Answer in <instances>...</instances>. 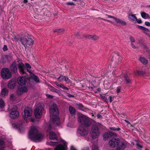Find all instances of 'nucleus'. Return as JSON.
<instances>
[{
    "label": "nucleus",
    "instance_id": "27",
    "mask_svg": "<svg viewBox=\"0 0 150 150\" xmlns=\"http://www.w3.org/2000/svg\"><path fill=\"white\" fill-rule=\"evenodd\" d=\"M140 60L142 63L144 64H146L148 63V60L144 57H140Z\"/></svg>",
    "mask_w": 150,
    "mask_h": 150
},
{
    "label": "nucleus",
    "instance_id": "25",
    "mask_svg": "<svg viewBox=\"0 0 150 150\" xmlns=\"http://www.w3.org/2000/svg\"><path fill=\"white\" fill-rule=\"evenodd\" d=\"M69 111L71 115H75L76 113V110L71 106L69 107Z\"/></svg>",
    "mask_w": 150,
    "mask_h": 150
},
{
    "label": "nucleus",
    "instance_id": "36",
    "mask_svg": "<svg viewBox=\"0 0 150 150\" xmlns=\"http://www.w3.org/2000/svg\"><path fill=\"white\" fill-rule=\"evenodd\" d=\"M110 129L112 130L119 131L120 130V129L119 128H115L114 127H110Z\"/></svg>",
    "mask_w": 150,
    "mask_h": 150
},
{
    "label": "nucleus",
    "instance_id": "11",
    "mask_svg": "<svg viewBox=\"0 0 150 150\" xmlns=\"http://www.w3.org/2000/svg\"><path fill=\"white\" fill-rule=\"evenodd\" d=\"M24 115L23 118L24 119H30L32 115V110L30 107L25 108L24 110Z\"/></svg>",
    "mask_w": 150,
    "mask_h": 150
},
{
    "label": "nucleus",
    "instance_id": "13",
    "mask_svg": "<svg viewBox=\"0 0 150 150\" xmlns=\"http://www.w3.org/2000/svg\"><path fill=\"white\" fill-rule=\"evenodd\" d=\"M51 125H49L48 129L47 130V132L49 133L50 138V139H56L57 138L56 134L54 132L50 131L51 130Z\"/></svg>",
    "mask_w": 150,
    "mask_h": 150
},
{
    "label": "nucleus",
    "instance_id": "62",
    "mask_svg": "<svg viewBox=\"0 0 150 150\" xmlns=\"http://www.w3.org/2000/svg\"><path fill=\"white\" fill-rule=\"evenodd\" d=\"M23 2L25 3H26L28 2V0H24Z\"/></svg>",
    "mask_w": 150,
    "mask_h": 150
},
{
    "label": "nucleus",
    "instance_id": "52",
    "mask_svg": "<svg viewBox=\"0 0 150 150\" xmlns=\"http://www.w3.org/2000/svg\"><path fill=\"white\" fill-rule=\"evenodd\" d=\"M46 96L48 98H52L53 97L52 96H51L49 94H47L46 95Z\"/></svg>",
    "mask_w": 150,
    "mask_h": 150
},
{
    "label": "nucleus",
    "instance_id": "41",
    "mask_svg": "<svg viewBox=\"0 0 150 150\" xmlns=\"http://www.w3.org/2000/svg\"><path fill=\"white\" fill-rule=\"evenodd\" d=\"M66 4L67 5H74V4L73 2H68L66 3Z\"/></svg>",
    "mask_w": 150,
    "mask_h": 150
},
{
    "label": "nucleus",
    "instance_id": "51",
    "mask_svg": "<svg viewBox=\"0 0 150 150\" xmlns=\"http://www.w3.org/2000/svg\"><path fill=\"white\" fill-rule=\"evenodd\" d=\"M25 65L26 67L28 68H30L31 67L30 66L28 63H26Z\"/></svg>",
    "mask_w": 150,
    "mask_h": 150
},
{
    "label": "nucleus",
    "instance_id": "24",
    "mask_svg": "<svg viewBox=\"0 0 150 150\" xmlns=\"http://www.w3.org/2000/svg\"><path fill=\"white\" fill-rule=\"evenodd\" d=\"M15 86V84L14 82L13 81H9L8 84V87L11 89H12L14 88Z\"/></svg>",
    "mask_w": 150,
    "mask_h": 150
},
{
    "label": "nucleus",
    "instance_id": "54",
    "mask_svg": "<svg viewBox=\"0 0 150 150\" xmlns=\"http://www.w3.org/2000/svg\"><path fill=\"white\" fill-rule=\"evenodd\" d=\"M102 98H103V99L104 100L106 101H108L107 98L105 96H102Z\"/></svg>",
    "mask_w": 150,
    "mask_h": 150
},
{
    "label": "nucleus",
    "instance_id": "49",
    "mask_svg": "<svg viewBox=\"0 0 150 150\" xmlns=\"http://www.w3.org/2000/svg\"><path fill=\"white\" fill-rule=\"evenodd\" d=\"M145 24L146 25L148 26H150V23L149 22L146 21L145 22Z\"/></svg>",
    "mask_w": 150,
    "mask_h": 150
},
{
    "label": "nucleus",
    "instance_id": "33",
    "mask_svg": "<svg viewBox=\"0 0 150 150\" xmlns=\"http://www.w3.org/2000/svg\"><path fill=\"white\" fill-rule=\"evenodd\" d=\"M76 105L78 108L81 110H83V106L81 104H77Z\"/></svg>",
    "mask_w": 150,
    "mask_h": 150
},
{
    "label": "nucleus",
    "instance_id": "19",
    "mask_svg": "<svg viewBox=\"0 0 150 150\" xmlns=\"http://www.w3.org/2000/svg\"><path fill=\"white\" fill-rule=\"evenodd\" d=\"M128 18L129 20L132 21H136L137 20V18L135 14H129Z\"/></svg>",
    "mask_w": 150,
    "mask_h": 150
},
{
    "label": "nucleus",
    "instance_id": "28",
    "mask_svg": "<svg viewBox=\"0 0 150 150\" xmlns=\"http://www.w3.org/2000/svg\"><path fill=\"white\" fill-rule=\"evenodd\" d=\"M49 88L51 91L53 92L58 93V90L51 85L49 86Z\"/></svg>",
    "mask_w": 150,
    "mask_h": 150
},
{
    "label": "nucleus",
    "instance_id": "35",
    "mask_svg": "<svg viewBox=\"0 0 150 150\" xmlns=\"http://www.w3.org/2000/svg\"><path fill=\"white\" fill-rule=\"evenodd\" d=\"M64 80L67 83H69L71 82L70 80L67 76H64Z\"/></svg>",
    "mask_w": 150,
    "mask_h": 150
},
{
    "label": "nucleus",
    "instance_id": "2",
    "mask_svg": "<svg viewBox=\"0 0 150 150\" xmlns=\"http://www.w3.org/2000/svg\"><path fill=\"white\" fill-rule=\"evenodd\" d=\"M50 112L51 120L54 125L55 126L59 125L60 122L58 115L59 112L57 106L55 104H53L50 106Z\"/></svg>",
    "mask_w": 150,
    "mask_h": 150
},
{
    "label": "nucleus",
    "instance_id": "16",
    "mask_svg": "<svg viewBox=\"0 0 150 150\" xmlns=\"http://www.w3.org/2000/svg\"><path fill=\"white\" fill-rule=\"evenodd\" d=\"M16 66V62H13L10 67V70L12 73H15L17 72V69Z\"/></svg>",
    "mask_w": 150,
    "mask_h": 150
},
{
    "label": "nucleus",
    "instance_id": "43",
    "mask_svg": "<svg viewBox=\"0 0 150 150\" xmlns=\"http://www.w3.org/2000/svg\"><path fill=\"white\" fill-rule=\"evenodd\" d=\"M105 16H107L109 18H113V19H114V20H115V18H116L115 17H113L111 16H110V15H108V14H106Z\"/></svg>",
    "mask_w": 150,
    "mask_h": 150
},
{
    "label": "nucleus",
    "instance_id": "40",
    "mask_svg": "<svg viewBox=\"0 0 150 150\" xmlns=\"http://www.w3.org/2000/svg\"><path fill=\"white\" fill-rule=\"evenodd\" d=\"M64 79V76H60L58 78V81H61L63 79Z\"/></svg>",
    "mask_w": 150,
    "mask_h": 150
},
{
    "label": "nucleus",
    "instance_id": "50",
    "mask_svg": "<svg viewBox=\"0 0 150 150\" xmlns=\"http://www.w3.org/2000/svg\"><path fill=\"white\" fill-rule=\"evenodd\" d=\"M121 89V87L120 86H118L117 88V93H118L120 92Z\"/></svg>",
    "mask_w": 150,
    "mask_h": 150
},
{
    "label": "nucleus",
    "instance_id": "12",
    "mask_svg": "<svg viewBox=\"0 0 150 150\" xmlns=\"http://www.w3.org/2000/svg\"><path fill=\"white\" fill-rule=\"evenodd\" d=\"M18 67L19 71L21 74H24L26 70L28 71V70L26 69L24 64L21 62H19Z\"/></svg>",
    "mask_w": 150,
    "mask_h": 150
},
{
    "label": "nucleus",
    "instance_id": "32",
    "mask_svg": "<svg viewBox=\"0 0 150 150\" xmlns=\"http://www.w3.org/2000/svg\"><path fill=\"white\" fill-rule=\"evenodd\" d=\"M103 137L105 139H107L110 137L109 135L108 134V133H105L103 135Z\"/></svg>",
    "mask_w": 150,
    "mask_h": 150
},
{
    "label": "nucleus",
    "instance_id": "22",
    "mask_svg": "<svg viewBox=\"0 0 150 150\" xmlns=\"http://www.w3.org/2000/svg\"><path fill=\"white\" fill-rule=\"evenodd\" d=\"M141 16L142 17L145 19L147 18H150V16L147 13L145 12H141Z\"/></svg>",
    "mask_w": 150,
    "mask_h": 150
},
{
    "label": "nucleus",
    "instance_id": "53",
    "mask_svg": "<svg viewBox=\"0 0 150 150\" xmlns=\"http://www.w3.org/2000/svg\"><path fill=\"white\" fill-rule=\"evenodd\" d=\"M131 46L134 49H136L137 48V47L132 43L131 44Z\"/></svg>",
    "mask_w": 150,
    "mask_h": 150
},
{
    "label": "nucleus",
    "instance_id": "37",
    "mask_svg": "<svg viewBox=\"0 0 150 150\" xmlns=\"http://www.w3.org/2000/svg\"><path fill=\"white\" fill-rule=\"evenodd\" d=\"M4 144V142L2 140L0 139V147H3Z\"/></svg>",
    "mask_w": 150,
    "mask_h": 150
},
{
    "label": "nucleus",
    "instance_id": "45",
    "mask_svg": "<svg viewBox=\"0 0 150 150\" xmlns=\"http://www.w3.org/2000/svg\"><path fill=\"white\" fill-rule=\"evenodd\" d=\"M14 98V96L13 94H11L10 96V99L11 100H13Z\"/></svg>",
    "mask_w": 150,
    "mask_h": 150
},
{
    "label": "nucleus",
    "instance_id": "31",
    "mask_svg": "<svg viewBox=\"0 0 150 150\" xmlns=\"http://www.w3.org/2000/svg\"><path fill=\"white\" fill-rule=\"evenodd\" d=\"M108 133L110 137L112 136H113L115 137H116L117 136L116 134L114 132H108Z\"/></svg>",
    "mask_w": 150,
    "mask_h": 150
},
{
    "label": "nucleus",
    "instance_id": "39",
    "mask_svg": "<svg viewBox=\"0 0 150 150\" xmlns=\"http://www.w3.org/2000/svg\"><path fill=\"white\" fill-rule=\"evenodd\" d=\"M59 87L61 88L64 89H65L68 90V89L66 87H65L63 84H60V86Z\"/></svg>",
    "mask_w": 150,
    "mask_h": 150
},
{
    "label": "nucleus",
    "instance_id": "21",
    "mask_svg": "<svg viewBox=\"0 0 150 150\" xmlns=\"http://www.w3.org/2000/svg\"><path fill=\"white\" fill-rule=\"evenodd\" d=\"M8 92L7 89L6 88H4L1 91V95L2 97H4L8 94Z\"/></svg>",
    "mask_w": 150,
    "mask_h": 150
},
{
    "label": "nucleus",
    "instance_id": "7",
    "mask_svg": "<svg viewBox=\"0 0 150 150\" xmlns=\"http://www.w3.org/2000/svg\"><path fill=\"white\" fill-rule=\"evenodd\" d=\"M1 74L2 77L4 79H8L11 77V74L9 69L6 68L2 69Z\"/></svg>",
    "mask_w": 150,
    "mask_h": 150
},
{
    "label": "nucleus",
    "instance_id": "26",
    "mask_svg": "<svg viewBox=\"0 0 150 150\" xmlns=\"http://www.w3.org/2000/svg\"><path fill=\"white\" fill-rule=\"evenodd\" d=\"M123 81L127 84L130 83L131 82L130 79L126 75L124 76V79H123Z\"/></svg>",
    "mask_w": 150,
    "mask_h": 150
},
{
    "label": "nucleus",
    "instance_id": "59",
    "mask_svg": "<svg viewBox=\"0 0 150 150\" xmlns=\"http://www.w3.org/2000/svg\"><path fill=\"white\" fill-rule=\"evenodd\" d=\"M144 74V73H143V72L142 71H139L138 72V74Z\"/></svg>",
    "mask_w": 150,
    "mask_h": 150
},
{
    "label": "nucleus",
    "instance_id": "30",
    "mask_svg": "<svg viewBox=\"0 0 150 150\" xmlns=\"http://www.w3.org/2000/svg\"><path fill=\"white\" fill-rule=\"evenodd\" d=\"M64 31V30L63 29H55L54 30V32H57V33H62Z\"/></svg>",
    "mask_w": 150,
    "mask_h": 150
},
{
    "label": "nucleus",
    "instance_id": "34",
    "mask_svg": "<svg viewBox=\"0 0 150 150\" xmlns=\"http://www.w3.org/2000/svg\"><path fill=\"white\" fill-rule=\"evenodd\" d=\"M139 28L142 30L146 32H149V30L148 29L142 26H139Z\"/></svg>",
    "mask_w": 150,
    "mask_h": 150
},
{
    "label": "nucleus",
    "instance_id": "29",
    "mask_svg": "<svg viewBox=\"0 0 150 150\" xmlns=\"http://www.w3.org/2000/svg\"><path fill=\"white\" fill-rule=\"evenodd\" d=\"M5 105V104L4 100L1 99H0V108H3Z\"/></svg>",
    "mask_w": 150,
    "mask_h": 150
},
{
    "label": "nucleus",
    "instance_id": "5",
    "mask_svg": "<svg viewBox=\"0 0 150 150\" xmlns=\"http://www.w3.org/2000/svg\"><path fill=\"white\" fill-rule=\"evenodd\" d=\"M19 40L22 44L24 46L25 49L33 44V40L27 36L21 37L20 38Z\"/></svg>",
    "mask_w": 150,
    "mask_h": 150
},
{
    "label": "nucleus",
    "instance_id": "15",
    "mask_svg": "<svg viewBox=\"0 0 150 150\" xmlns=\"http://www.w3.org/2000/svg\"><path fill=\"white\" fill-rule=\"evenodd\" d=\"M27 88L25 86H24L18 88L17 91V93L18 95H20L24 93L27 92Z\"/></svg>",
    "mask_w": 150,
    "mask_h": 150
},
{
    "label": "nucleus",
    "instance_id": "63",
    "mask_svg": "<svg viewBox=\"0 0 150 150\" xmlns=\"http://www.w3.org/2000/svg\"><path fill=\"white\" fill-rule=\"evenodd\" d=\"M125 121L127 123H128V124H130V122H129V121H128L125 120Z\"/></svg>",
    "mask_w": 150,
    "mask_h": 150
},
{
    "label": "nucleus",
    "instance_id": "57",
    "mask_svg": "<svg viewBox=\"0 0 150 150\" xmlns=\"http://www.w3.org/2000/svg\"><path fill=\"white\" fill-rule=\"evenodd\" d=\"M55 84L58 87H59L60 86V84H61L62 83H59L57 82H55Z\"/></svg>",
    "mask_w": 150,
    "mask_h": 150
},
{
    "label": "nucleus",
    "instance_id": "18",
    "mask_svg": "<svg viewBox=\"0 0 150 150\" xmlns=\"http://www.w3.org/2000/svg\"><path fill=\"white\" fill-rule=\"evenodd\" d=\"M30 75L31 79H33L35 82L38 83H40L39 79L37 76L32 73H31Z\"/></svg>",
    "mask_w": 150,
    "mask_h": 150
},
{
    "label": "nucleus",
    "instance_id": "38",
    "mask_svg": "<svg viewBox=\"0 0 150 150\" xmlns=\"http://www.w3.org/2000/svg\"><path fill=\"white\" fill-rule=\"evenodd\" d=\"M114 96H109L108 99L110 102H111L114 99Z\"/></svg>",
    "mask_w": 150,
    "mask_h": 150
},
{
    "label": "nucleus",
    "instance_id": "20",
    "mask_svg": "<svg viewBox=\"0 0 150 150\" xmlns=\"http://www.w3.org/2000/svg\"><path fill=\"white\" fill-rule=\"evenodd\" d=\"M115 20L116 21L117 23H119L122 25H126V23L125 21L120 19L117 18H116Z\"/></svg>",
    "mask_w": 150,
    "mask_h": 150
},
{
    "label": "nucleus",
    "instance_id": "56",
    "mask_svg": "<svg viewBox=\"0 0 150 150\" xmlns=\"http://www.w3.org/2000/svg\"><path fill=\"white\" fill-rule=\"evenodd\" d=\"M97 116L98 118H102V115L100 114H98Z\"/></svg>",
    "mask_w": 150,
    "mask_h": 150
},
{
    "label": "nucleus",
    "instance_id": "48",
    "mask_svg": "<svg viewBox=\"0 0 150 150\" xmlns=\"http://www.w3.org/2000/svg\"><path fill=\"white\" fill-rule=\"evenodd\" d=\"M136 21L138 23H142V21H141V20L140 18H139L138 19H137L136 20Z\"/></svg>",
    "mask_w": 150,
    "mask_h": 150
},
{
    "label": "nucleus",
    "instance_id": "6",
    "mask_svg": "<svg viewBox=\"0 0 150 150\" xmlns=\"http://www.w3.org/2000/svg\"><path fill=\"white\" fill-rule=\"evenodd\" d=\"M78 121L80 122V126H83L86 127L89 126L91 124V122L89 118L81 116H79V117Z\"/></svg>",
    "mask_w": 150,
    "mask_h": 150
},
{
    "label": "nucleus",
    "instance_id": "14",
    "mask_svg": "<svg viewBox=\"0 0 150 150\" xmlns=\"http://www.w3.org/2000/svg\"><path fill=\"white\" fill-rule=\"evenodd\" d=\"M27 78L25 76L19 77L17 79V82L21 85L25 84L26 83Z\"/></svg>",
    "mask_w": 150,
    "mask_h": 150
},
{
    "label": "nucleus",
    "instance_id": "17",
    "mask_svg": "<svg viewBox=\"0 0 150 150\" xmlns=\"http://www.w3.org/2000/svg\"><path fill=\"white\" fill-rule=\"evenodd\" d=\"M67 148V145L64 143L63 145L59 144L55 148L54 150H66Z\"/></svg>",
    "mask_w": 150,
    "mask_h": 150
},
{
    "label": "nucleus",
    "instance_id": "55",
    "mask_svg": "<svg viewBox=\"0 0 150 150\" xmlns=\"http://www.w3.org/2000/svg\"><path fill=\"white\" fill-rule=\"evenodd\" d=\"M67 96L69 98L73 97H74V96H73L72 95H71L70 94H68L67 95Z\"/></svg>",
    "mask_w": 150,
    "mask_h": 150
},
{
    "label": "nucleus",
    "instance_id": "44",
    "mask_svg": "<svg viewBox=\"0 0 150 150\" xmlns=\"http://www.w3.org/2000/svg\"><path fill=\"white\" fill-rule=\"evenodd\" d=\"M98 19H100V20H103L104 21H107V22H111L110 21H109V20H106V19L103 18H100V17L98 18Z\"/></svg>",
    "mask_w": 150,
    "mask_h": 150
},
{
    "label": "nucleus",
    "instance_id": "23",
    "mask_svg": "<svg viewBox=\"0 0 150 150\" xmlns=\"http://www.w3.org/2000/svg\"><path fill=\"white\" fill-rule=\"evenodd\" d=\"M86 37L89 39H91L93 40H96L98 38V37L96 35H94L93 36L90 35H87Z\"/></svg>",
    "mask_w": 150,
    "mask_h": 150
},
{
    "label": "nucleus",
    "instance_id": "42",
    "mask_svg": "<svg viewBox=\"0 0 150 150\" xmlns=\"http://www.w3.org/2000/svg\"><path fill=\"white\" fill-rule=\"evenodd\" d=\"M130 41L132 42H135V40L134 38L132 36H130L129 38Z\"/></svg>",
    "mask_w": 150,
    "mask_h": 150
},
{
    "label": "nucleus",
    "instance_id": "61",
    "mask_svg": "<svg viewBox=\"0 0 150 150\" xmlns=\"http://www.w3.org/2000/svg\"><path fill=\"white\" fill-rule=\"evenodd\" d=\"M79 34L78 33H76L75 34V35L76 36H79Z\"/></svg>",
    "mask_w": 150,
    "mask_h": 150
},
{
    "label": "nucleus",
    "instance_id": "4",
    "mask_svg": "<svg viewBox=\"0 0 150 150\" xmlns=\"http://www.w3.org/2000/svg\"><path fill=\"white\" fill-rule=\"evenodd\" d=\"M103 125L99 123H97L93 125L91 130L90 132L91 137L93 139L98 138L100 135L99 128H102Z\"/></svg>",
    "mask_w": 150,
    "mask_h": 150
},
{
    "label": "nucleus",
    "instance_id": "46",
    "mask_svg": "<svg viewBox=\"0 0 150 150\" xmlns=\"http://www.w3.org/2000/svg\"><path fill=\"white\" fill-rule=\"evenodd\" d=\"M3 50L4 51H5L8 50L7 46L6 45H4V47L3 48Z\"/></svg>",
    "mask_w": 150,
    "mask_h": 150
},
{
    "label": "nucleus",
    "instance_id": "1",
    "mask_svg": "<svg viewBox=\"0 0 150 150\" xmlns=\"http://www.w3.org/2000/svg\"><path fill=\"white\" fill-rule=\"evenodd\" d=\"M43 137V135L38 132L36 126L31 127L29 133V137L32 141L35 142H40Z\"/></svg>",
    "mask_w": 150,
    "mask_h": 150
},
{
    "label": "nucleus",
    "instance_id": "10",
    "mask_svg": "<svg viewBox=\"0 0 150 150\" xmlns=\"http://www.w3.org/2000/svg\"><path fill=\"white\" fill-rule=\"evenodd\" d=\"M77 132L81 136H84L88 134V130L86 127L80 125L77 130Z\"/></svg>",
    "mask_w": 150,
    "mask_h": 150
},
{
    "label": "nucleus",
    "instance_id": "8",
    "mask_svg": "<svg viewBox=\"0 0 150 150\" xmlns=\"http://www.w3.org/2000/svg\"><path fill=\"white\" fill-rule=\"evenodd\" d=\"M43 105L39 104L35 109L34 114L35 117L37 118H40L42 115L41 111L43 109Z\"/></svg>",
    "mask_w": 150,
    "mask_h": 150
},
{
    "label": "nucleus",
    "instance_id": "60",
    "mask_svg": "<svg viewBox=\"0 0 150 150\" xmlns=\"http://www.w3.org/2000/svg\"><path fill=\"white\" fill-rule=\"evenodd\" d=\"M83 150H89V148L88 147H86L83 149Z\"/></svg>",
    "mask_w": 150,
    "mask_h": 150
},
{
    "label": "nucleus",
    "instance_id": "3",
    "mask_svg": "<svg viewBox=\"0 0 150 150\" xmlns=\"http://www.w3.org/2000/svg\"><path fill=\"white\" fill-rule=\"evenodd\" d=\"M120 142V140L118 138H113L110 140L108 142L110 147L111 148L117 147L116 150H123L126 147V143L122 142L118 146Z\"/></svg>",
    "mask_w": 150,
    "mask_h": 150
},
{
    "label": "nucleus",
    "instance_id": "9",
    "mask_svg": "<svg viewBox=\"0 0 150 150\" xmlns=\"http://www.w3.org/2000/svg\"><path fill=\"white\" fill-rule=\"evenodd\" d=\"M19 112L17 110V108L16 106H14L11 109L10 114V117L12 119L17 118L19 115Z\"/></svg>",
    "mask_w": 150,
    "mask_h": 150
},
{
    "label": "nucleus",
    "instance_id": "64",
    "mask_svg": "<svg viewBox=\"0 0 150 150\" xmlns=\"http://www.w3.org/2000/svg\"><path fill=\"white\" fill-rule=\"evenodd\" d=\"M31 122H34L35 120H34V119H31Z\"/></svg>",
    "mask_w": 150,
    "mask_h": 150
},
{
    "label": "nucleus",
    "instance_id": "58",
    "mask_svg": "<svg viewBox=\"0 0 150 150\" xmlns=\"http://www.w3.org/2000/svg\"><path fill=\"white\" fill-rule=\"evenodd\" d=\"M71 150H76V149L74 146H72L71 147Z\"/></svg>",
    "mask_w": 150,
    "mask_h": 150
},
{
    "label": "nucleus",
    "instance_id": "47",
    "mask_svg": "<svg viewBox=\"0 0 150 150\" xmlns=\"http://www.w3.org/2000/svg\"><path fill=\"white\" fill-rule=\"evenodd\" d=\"M136 145L139 149H141L142 147V146L138 142L137 143Z\"/></svg>",
    "mask_w": 150,
    "mask_h": 150
}]
</instances>
